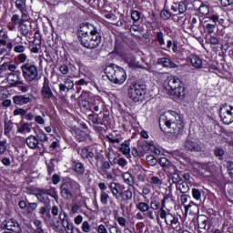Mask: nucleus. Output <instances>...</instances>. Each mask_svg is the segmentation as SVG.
Returning <instances> with one entry per match:
<instances>
[{"mask_svg":"<svg viewBox=\"0 0 233 233\" xmlns=\"http://www.w3.org/2000/svg\"><path fill=\"white\" fill-rule=\"evenodd\" d=\"M119 150L124 156L130 157V144L128 142L125 141L119 147Z\"/></svg>","mask_w":233,"mask_h":233,"instance_id":"obj_30","label":"nucleus"},{"mask_svg":"<svg viewBox=\"0 0 233 233\" xmlns=\"http://www.w3.org/2000/svg\"><path fill=\"white\" fill-rule=\"evenodd\" d=\"M35 198L38 199L39 203H50V198H57V192L55 187L50 188H38L37 193L35 194Z\"/></svg>","mask_w":233,"mask_h":233,"instance_id":"obj_8","label":"nucleus"},{"mask_svg":"<svg viewBox=\"0 0 233 233\" xmlns=\"http://www.w3.org/2000/svg\"><path fill=\"white\" fill-rule=\"evenodd\" d=\"M21 71L23 77L27 81V83H32V81H39V71L37 66L32 64H25L21 66Z\"/></svg>","mask_w":233,"mask_h":233,"instance_id":"obj_5","label":"nucleus"},{"mask_svg":"<svg viewBox=\"0 0 233 233\" xmlns=\"http://www.w3.org/2000/svg\"><path fill=\"white\" fill-rule=\"evenodd\" d=\"M119 196L124 199L125 201H130L132 199V191L130 189H127L126 191H121L119 193Z\"/></svg>","mask_w":233,"mask_h":233,"instance_id":"obj_36","label":"nucleus"},{"mask_svg":"<svg viewBox=\"0 0 233 233\" xmlns=\"http://www.w3.org/2000/svg\"><path fill=\"white\" fill-rule=\"evenodd\" d=\"M20 12H22V16L20 18V23L26 24L28 19H30V17L28 16V15L26 13H25V10L20 11Z\"/></svg>","mask_w":233,"mask_h":233,"instance_id":"obj_62","label":"nucleus"},{"mask_svg":"<svg viewBox=\"0 0 233 233\" xmlns=\"http://www.w3.org/2000/svg\"><path fill=\"white\" fill-rule=\"evenodd\" d=\"M36 139H38V141H48V137H46V134L44 133V131H40L39 134L37 135Z\"/></svg>","mask_w":233,"mask_h":233,"instance_id":"obj_57","label":"nucleus"},{"mask_svg":"<svg viewBox=\"0 0 233 233\" xmlns=\"http://www.w3.org/2000/svg\"><path fill=\"white\" fill-rule=\"evenodd\" d=\"M59 219L61 221L62 227H65V223H66V221H68V217L66 216V213L65 211L60 212Z\"/></svg>","mask_w":233,"mask_h":233,"instance_id":"obj_46","label":"nucleus"},{"mask_svg":"<svg viewBox=\"0 0 233 233\" xmlns=\"http://www.w3.org/2000/svg\"><path fill=\"white\" fill-rule=\"evenodd\" d=\"M122 177L124 179V183H127V185H129V187H132L134 185V177H132V174L129 172H126L122 175Z\"/></svg>","mask_w":233,"mask_h":233,"instance_id":"obj_32","label":"nucleus"},{"mask_svg":"<svg viewBox=\"0 0 233 233\" xmlns=\"http://www.w3.org/2000/svg\"><path fill=\"white\" fill-rule=\"evenodd\" d=\"M88 119L90 122L93 123V125H99V118H98L97 115L90 114L88 116Z\"/></svg>","mask_w":233,"mask_h":233,"instance_id":"obj_52","label":"nucleus"},{"mask_svg":"<svg viewBox=\"0 0 233 233\" xmlns=\"http://www.w3.org/2000/svg\"><path fill=\"white\" fill-rule=\"evenodd\" d=\"M13 128H14V122L13 121L8 120V121L5 122L4 130H5V136H8V134H10V132H12Z\"/></svg>","mask_w":233,"mask_h":233,"instance_id":"obj_37","label":"nucleus"},{"mask_svg":"<svg viewBox=\"0 0 233 233\" xmlns=\"http://www.w3.org/2000/svg\"><path fill=\"white\" fill-rule=\"evenodd\" d=\"M150 183H151V185H155L156 187H159V185H163V180H161L157 177H151Z\"/></svg>","mask_w":233,"mask_h":233,"instance_id":"obj_48","label":"nucleus"},{"mask_svg":"<svg viewBox=\"0 0 233 233\" xmlns=\"http://www.w3.org/2000/svg\"><path fill=\"white\" fill-rule=\"evenodd\" d=\"M146 161L149 167H156L157 165V159L153 155L147 156Z\"/></svg>","mask_w":233,"mask_h":233,"instance_id":"obj_39","label":"nucleus"},{"mask_svg":"<svg viewBox=\"0 0 233 233\" xmlns=\"http://www.w3.org/2000/svg\"><path fill=\"white\" fill-rule=\"evenodd\" d=\"M172 156L175 157V159H179V157H185V153L179 150H175L172 152Z\"/></svg>","mask_w":233,"mask_h":233,"instance_id":"obj_60","label":"nucleus"},{"mask_svg":"<svg viewBox=\"0 0 233 233\" xmlns=\"http://www.w3.org/2000/svg\"><path fill=\"white\" fill-rule=\"evenodd\" d=\"M12 77H15V74H10L9 76L7 77V81L9 82L10 86L19 88L21 92L24 94H26L28 92V85L25 84V82L21 80H16L15 81L12 79Z\"/></svg>","mask_w":233,"mask_h":233,"instance_id":"obj_13","label":"nucleus"},{"mask_svg":"<svg viewBox=\"0 0 233 233\" xmlns=\"http://www.w3.org/2000/svg\"><path fill=\"white\" fill-rule=\"evenodd\" d=\"M131 18L137 23V21H139L141 19V13H139V11L137 10L133 11L131 13Z\"/></svg>","mask_w":233,"mask_h":233,"instance_id":"obj_51","label":"nucleus"},{"mask_svg":"<svg viewBox=\"0 0 233 233\" xmlns=\"http://www.w3.org/2000/svg\"><path fill=\"white\" fill-rule=\"evenodd\" d=\"M160 17L167 21V19H170V17H172V13L167 9H163L160 12Z\"/></svg>","mask_w":233,"mask_h":233,"instance_id":"obj_43","label":"nucleus"},{"mask_svg":"<svg viewBox=\"0 0 233 233\" xmlns=\"http://www.w3.org/2000/svg\"><path fill=\"white\" fill-rule=\"evenodd\" d=\"M15 5L18 10L23 11L26 8V0H16Z\"/></svg>","mask_w":233,"mask_h":233,"instance_id":"obj_45","label":"nucleus"},{"mask_svg":"<svg viewBox=\"0 0 233 233\" xmlns=\"http://www.w3.org/2000/svg\"><path fill=\"white\" fill-rule=\"evenodd\" d=\"M156 37H157V41L160 45V46H163V45H165V35H163V32H161V31L157 32Z\"/></svg>","mask_w":233,"mask_h":233,"instance_id":"obj_42","label":"nucleus"},{"mask_svg":"<svg viewBox=\"0 0 233 233\" xmlns=\"http://www.w3.org/2000/svg\"><path fill=\"white\" fill-rule=\"evenodd\" d=\"M159 216L161 219H166L168 217V213H167V210H165L163 204H161V208H159Z\"/></svg>","mask_w":233,"mask_h":233,"instance_id":"obj_53","label":"nucleus"},{"mask_svg":"<svg viewBox=\"0 0 233 233\" xmlns=\"http://www.w3.org/2000/svg\"><path fill=\"white\" fill-rule=\"evenodd\" d=\"M167 94L168 96H171L173 99H179V97H182V96H185V87L179 86Z\"/></svg>","mask_w":233,"mask_h":233,"instance_id":"obj_19","label":"nucleus"},{"mask_svg":"<svg viewBox=\"0 0 233 233\" xmlns=\"http://www.w3.org/2000/svg\"><path fill=\"white\" fill-rule=\"evenodd\" d=\"M87 26H92L93 29L89 31L80 30L79 31V41L82 46L85 48H97L101 45V35L97 28L94 27L92 25H87Z\"/></svg>","mask_w":233,"mask_h":233,"instance_id":"obj_2","label":"nucleus"},{"mask_svg":"<svg viewBox=\"0 0 233 233\" xmlns=\"http://www.w3.org/2000/svg\"><path fill=\"white\" fill-rule=\"evenodd\" d=\"M181 86L179 84V79L174 76L167 77L164 82V86L167 94H169V92L173 91L174 89L177 88V86Z\"/></svg>","mask_w":233,"mask_h":233,"instance_id":"obj_14","label":"nucleus"},{"mask_svg":"<svg viewBox=\"0 0 233 233\" xmlns=\"http://www.w3.org/2000/svg\"><path fill=\"white\" fill-rule=\"evenodd\" d=\"M159 127L162 132L170 134L172 137L177 138L183 134V118L176 111H167L159 119Z\"/></svg>","mask_w":233,"mask_h":233,"instance_id":"obj_1","label":"nucleus"},{"mask_svg":"<svg viewBox=\"0 0 233 233\" xmlns=\"http://www.w3.org/2000/svg\"><path fill=\"white\" fill-rule=\"evenodd\" d=\"M173 12V19L176 23H181L186 21L185 16L183 15L187 12V3L181 1L178 3H174L171 6Z\"/></svg>","mask_w":233,"mask_h":233,"instance_id":"obj_7","label":"nucleus"},{"mask_svg":"<svg viewBox=\"0 0 233 233\" xmlns=\"http://www.w3.org/2000/svg\"><path fill=\"white\" fill-rule=\"evenodd\" d=\"M32 128H30V124L24 123L21 124L20 127L18 128V132L20 134H28V132H31Z\"/></svg>","mask_w":233,"mask_h":233,"instance_id":"obj_35","label":"nucleus"},{"mask_svg":"<svg viewBox=\"0 0 233 233\" xmlns=\"http://www.w3.org/2000/svg\"><path fill=\"white\" fill-rule=\"evenodd\" d=\"M136 208H137V210H139L140 212H147V210H150V205H148V203L147 202H137L136 204Z\"/></svg>","mask_w":233,"mask_h":233,"instance_id":"obj_33","label":"nucleus"},{"mask_svg":"<svg viewBox=\"0 0 233 233\" xmlns=\"http://www.w3.org/2000/svg\"><path fill=\"white\" fill-rule=\"evenodd\" d=\"M38 214L43 219H45V216L47 218V219H51L52 214H50V203H46L44 207H41L39 208Z\"/></svg>","mask_w":233,"mask_h":233,"instance_id":"obj_18","label":"nucleus"},{"mask_svg":"<svg viewBox=\"0 0 233 233\" xmlns=\"http://www.w3.org/2000/svg\"><path fill=\"white\" fill-rule=\"evenodd\" d=\"M0 228H2V230H9L15 233L22 232L21 225H19V222H17L15 218H6L1 223Z\"/></svg>","mask_w":233,"mask_h":233,"instance_id":"obj_9","label":"nucleus"},{"mask_svg":"<svg viewBox=\"0 0 233 233\" xmlns=\"http://www.w3.org/2000/svg\"><path fill=\"white\" fill-rule=\"evenodd\" d=\"M189 61L194 68H203V60H201L199 56L191 55L189 56Z\"/></svg>","mask_w":233,"mask_h":233,"instance_id":"obj_22","label":"nucleus"},{"mask_svg":"<svg viewBox=\"0 0 233 233\" xmlns=\"http://www.w3.org/2000/svg\"><path fill=\"white\" fill-rule=\"evenodd\" d=\"M210 20L213 21V24H207L206 29L208 30V34H214V28H216V24L219 21V16L213 15Z\"/></svg>","mask_w":233,"mask_h":233,"instance_id":"obj_24","label":"nucleus"},{"mask_svg":"<svg viewBox=\"0 0 233 233\" xmlns=\"http://www.w3.org/2000/svg\"><path fill=\"white\" fill-rule=\"evenodd\" d=\"M78 154L81 156L82 159H92L96 155L90 148L84 147L78 150Z\"/></svg>","mask_w":233,"mask_h":233,"instance_id":"obj_20","label":"nucleus"},{"mask_svg":"<svg viewBox=\"0 0 233 233\" xmlns=\"http://www.w3.org/2000/svg\"><path fill=\"white\" fill-rule=\"evenodd\" d=\"M108 198H110V197L108 196V194L106 192L101 191L100 201H101L102 205H107Z\"/></svg>","mask_w":233,"mask_h":233,"instance_id":"obj_44","label":"nucleus"},{"mask_svg":"<svg viewBox=\"0 0 233 233\" xmlns=\"http://www.w3.org/2000/svg\"><path fill=\"white\" fill-rule=\"evenodd\" d=\"M158 163L164 168H169V170H173V172H176L177 170L176 166L172 165V163L169 162V160L167 157H161Z\"/></svg>","mask_w":233,"mask_h":233,"instance_id":"obj_26","label":"nucleus"},{"mask_svg":"<svg viewBox=\"0 0 233 233\" xmlns=\"http://www.w3.org/2000/svg\"><path fill=\"white\" fill-rule=\"evenodd\" d=\"M157 64L164 66V68H178V66L167 57L158 58Z\"/></svg>","mask_w":233,"mask_h":233,"instance_id":"obj_17","label":"nucleus"},{"mask_svg":"<svg viewBox=\"0 0 233 233\" xmlns=\"http://www.w3.org/2000/svg\"><path fill=\"white\" fill-rule=\"evenodd\" d=\"M74 170L78 176L85 174V165L81 162H74Z\"/></svg>","mask_w":233,"mask_h":233,"instance_id":"obj_29","label":"nucleus"},{"mask_svg":"<svg viewBox=\"0 0 233 233\" xmlns=\"http://www.w3.org/2000/svg\"><path fill=\"white\" fill-rule=\"evenodd\" d=\"M105 74L115 85H123L127 81V72L122 67L116 66V64H111L110 66H106Z\"/></svg>","mask_w":233,"mask_h":233,"instance_id":"obj_3","label":"nucleus"},{"mask_svg":"<svg viewBox=\"0 0 233 233\" xmlns=\"http://www.w3.org/2000/svg\"><path fill=\"white\" fill-rule=\"evenodd\" d=\"M63 227L66 233H74V225L72 223L66 221V223H65Z\"/></svg>","mask_w":233,"mask_h":233,"instance_id":"obj_47","label":"nucleus"},{"mask_svg":"<svg viewBox=\"0 0 233 233\" xmlns=\"http://www.w3.org/2000/svg\"><path fill=\"white\" fill-rule=\"evenodd\" d=\"M37 208V203H27L26 212L32 214Z\"/></svg>","mask_w":233,"mask_h":233,"instance_id":"obj_49","label":"nucleus"},{"mask_svg":"<svg viewBox=\"0 0 233 233\" xmlns=\"http://www.w3.org/2000/svg\"><path fill=\"white\" fill-rule=\"evenodd\" d=\"M79 184L75 180H68L64 182L60 187V194L64 199H72L74 198V190L77 188Z\"/></svg>","mask_w":233,"mask_h":233,"instance_id":"obj_6","label":"nucleus"},{"mask_svg":"<svg viewBox=\"0 0 233 233\" xmlns=\"http://www.w3.org/2000/svg\"><path fill=\"white\" fill-rule=\"evenodd\" d=\"M160 207H161V202H159V200L157 199L151 200L149 205V208H151V210H159Z\"/></svg>","mask_w":233,"mask_h":233,"instance_id":"obj_41","label":"nucleus"},{"mask_svg":"<svg viewBox=\"0 0 233 233\" xmlns=\"http://www.w3.org/2000/svg\"><path fill=\"white\" fill-rule=\"evenodd\" d=\"M34 225L35 227V233H45V229L43 228V222L39 219H35Z\"/></svg>","mask_w":233,"mask_h":233,"instance_id":"obj_34","label":"nucleus"},{"mask_svg":"<svg viewBox=\"0 0 233 233\" xmlns=\"http://www.w3.org/2000/svg\"><path fill=\"white\" fill-rule=\"evenodd\" d=\"M214 154L217 157H222L225 155V151L221 147H216L214 150Z\"/></svg>","mask_w":233,"mask_h":233,"instance_id":"obj_58","label":"nucleus"},{"mask_svg":"<svg viewBox=\"0 0 233 233\" xmlns=\"http://www.w3.org/2000/svg\"><path fill=\"white\" fill-rule=\"evenodd\" d=\"M177 188L182 194H187V192H188V190H190V187L188 186V184L187 182H182V183L178 184Z\"/></svg>","mask_w":233,"mask_h":233,"instance_id":"obj_38","label":"nucleus"},{"mask_svg":"<svg viewBox=\"0 0 233 233\" xmlns=\"http://www.w3.org/2000/svg\"><path fill=\"white\" fill-rule=\"evenodd\" d=\"M25 50H26V47H25V46L18 45L14 47V52H15L16 54H23Z\"/></svg>","mask_w":233,"mask_h":233,"instance_id":"obj_59","label":"nucleus"},{"mask_svg":"<svg viewBox=\"0 0 233 233\" xmlns=\"http://www.w3.org/2000/svg\"><path fill=\"white\" fill-rule=\"evenodd\" d=\"M19 30H20V33L22 34V35L26 36L28 34H30V30H32V27H31L30 24L21 23L19 25Z\"/></svg>","mask_w":233,"mask_h":233,"instance_id":"obj_31","label":"nucleus"},{"mask_svg":"<svg viewBox=\"0 0 233 233\" xmlns=\"http://www.w3.org/2000/svg\"><path fill=\"white\" fill-rule=\"evenodd\" d=\"M11 23L16 26V25H20L21 24V18L19 17L18 15H14L11 18Z\"/></svg>","mask_w":233,"mask_h":233,"instance_id":"obj_55","label":"nucleus"},{"mask_svg":"<svg viewBox=\"0 0 233 233\" xmlns=\"http://www.w3.org/2000/svg\"><path fill=\"white\" fill-rule=\"evenodd\" d=\"M208 12H209V9L205 5H201L198 8V13L200 14V15H207Z\"/></svg>","mask_w":233,"mask_h":233,"instance_id":"obj_50","label":"nucleus"},{"mask_svg":"<svg viewBox=\"0 0 233 233\" xmlns=\"http://www.w3.org/2000/svg\"><path fill=\"white\" fill-rule=\"evenodd\" d=\"M25 143L29 148L35 149L39 145V140L35 136L31 135L25 139Z\"/></svg>","mask_w":233,"mask_h":233,"instance_id":"obj_23","label":"nucleus"},{"mask_svg":"<svg viewBox=\"0 0 233 233\" xmlns=\"http://www.w3.org/2000/svg\"><path fill=\"white\" fill-rule=\"evenodd\" d=\"M115 163H116V165H118L119 167H122V168L127 167V159L123 157L116 159Z\"/></svg>","mask_w":233,"mask_h":233,"instance_id":"obj_61","label":"nucleus"},{"mask_svg":"<svg viewBox=\"0 0 233 233\" xmlns=\"http://www.w3.org/2000/svg\"><path fill=\"white\" fill-rule=\"evenodd\" d=\"M116 221L120 227H127V219L123 217H117Z\"/></svg>","mask_w":233,"mask_h":233,"instance_id":"obj_64","label":"nucleus"},{"mask_svg":"<svg viewBox=\"0 0 233 233\" xmlns=\"http://www.w3.org/2000/svg\"><path fill=\"white\" fill-rule=\"evenodd\" d=\"M192 196H193L194 199H197L198 201V199H201V191H199V189H198V188H193Z\"/></svg>","mask_w":233,"mask_h":233,"instance_id":"obj_54","label":"nucleus"},{"mask_svg":"<svg viewBox=\"0 0 233 233\" xmlns=\"http://www.w3.org/2000/svg\"><path fill=\"white\" fill-rule=\"evenodd\" d=\"M41 96L43 99H52L56 97V96H54V93L52 92V88H50V80L46 76L44 77Z\"/></svg>","mask_w":233,"mask_h":233,"instance_id":"obj_12","label":"nucleus"},{"mask_svg":"<svg viewBox=\"0 0 233 233\" xmlns=\"http://www.w3.org/2000/svg\"><path fill=\"white\" fill-rule=\"evenodd\" d=\"M219 116L224 125H230V123H233V106H229V108L221 107Z\"/></svg>","mask_w":233,"mask_h":233,"instance_id":"obj_10","label":"nucleus"},{"mask_svg":"<svg viewBox=\"0 0 233 233\" xmlns=\"http://www.w3.org/2000/svg\"><path fill=\"white\" fill-rule=\"evenodd\" d=\"M147 94V86L138 83H132L127 90V96L129 99H132L134 103L143 100V96Z\"/></svg>","mask_w":233,"mask_h":233,"instance_id":"obj_4","label":"nucleus"},{"mask_svg":"<svg viewBox=\"0 0 233 233\" xmlns=\"http://www.w3.org/2000/svg\"><path fill=\"white\" fill-rule=\"evenodd\" d=\"M171 173L169 175V183H175V185H177V183L182 181L181 177L179 176V174H177L176 172V170L174 171L173 169H170Z\"/></svg>","mask_w":233,"mask_h":233,"instance_id":"obj_27","label":"nucleus"},{"mask_svg":"<svg viewBox=\"0 0 233 233\" xmlns=\"http://www.w3.org/2000/svg\"><path fill=\"white\" fill-rule=\"evenodd\" d=\"M165 223L166 225L172 227L173 230H176V232H181L183 230L179 218L171 213H167V218H165Z\"/></svg>","mask_w":233,"mask_h":233,"instance_id":"obj_11","label":"nucleus"},{"mask_svg":"<svg viewBox=\"0 0 233 233\" xmlns=\"http://www.w3.org/2000/svg\"><path fill=\"white\" fill-rule=\"evenodd\" d=\"M109 189L111 190L113 196L117 199L119 198V194H121V187L119 186V184L116 182L110 183Z\"/></svg>","mask_w":233,"mask_h":233,"instance_id":"obj_25","label":"nucleus"},{"mask_svg":"<svg viewBox=\"0 0 233 233\" xmlns=\"http://www.w3.org/2000/svg\"><path fill=\"white\" fill-rule=\"evenodd\" d=\"M7 39H8V35H3V38L0 39V46H6L5 48L10 52V50L14 48V44H12V42H7L6 41Z\"/></svg>","mask_w":233,"mask_h":233,"instance_id":"obj_28","label":"nucleus"},{"mask_svg":"<svg viewBox=\"0 0 233 233\" xmlns=\"http://www.w3.org/2000/svg\"><path fill=\"white\" fill-rule=\"evenodd\" d=\"M198 228H203L204 230H208V228H210L209 227H207V225H208V217L205 215H200L198 217Z\"/></svg>","mask_w":233,"mask_h":233,"instance_id":"obj_21","label":"nucleus"},{"mask_svg":"<svg viewBox=\"0 0 233 233\" xmlns=\"http://www.w3.org/2000/svg\"><path fill=\"white\" fill-rule=\"evenodd\" d=\"M13 101L17 106H23V105L32 103V98L28 95H17L13 97Z\"/></svg>","mask_w":233,"mask_h":233,"instance_id":"obj_16","label":"nucleus"},{"mask_svg":"<svg viewBox=\"0 0 233 233\" xmlns=\"http://www.w3.org/2000/svg\"><path fill=\"white\" fill-rule=\"evenodd\" d=\"M227 168L228 170L230 177L233 179V162H227Z\"/></svg>","mask_w":233,"mask_h":233,"instance_id":"obj_63","label":"nucleus"},{"mask_svg":"<svg viewBox=\"0 0 233 233\" xmlns=\"http://www.w3.org/2000/svg\"><path fill=\"white\" fill-rule=\"evenodd\" d=\"M90 137L85 131L76 130V139H88Z\"/></svg>","mask_w":233,"mask_h":233,"instance_id":"obj_40","label":"nucleus"},{"mask_svg":"<svg viewBox=\"0 0 233 233\" xmlns=\"http://www.w3.org/2000/svg\"><path fill=\"white\" fill-rule=\"evenodd\" d=\"M82 230L83 232L88 233L90 230H92V228L90 227V224L88 221H84L82 224Z\"/></svg>","mask_w":233,"mask_h":233,"instance_id":"obj_56","label":"nucleus"},{"mask_svg":"<svg viewBox=\"0 0 233 233\" xmlns=\"http://www.w3.org/2000/svg\"><path fill=\"white\" fill-rule=\"evenodd\" d=\"M184 148L187 152H201L203 147L198 142H194L190 139H187L184 142Z\"/></svg>","mask_w":233,"mask_h":233,"instance_id":"obj_15","label":"nucleus"}]
</instances>
